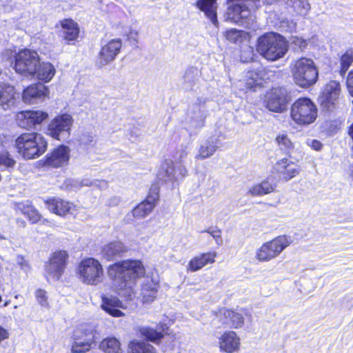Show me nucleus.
I'll return each instance as SVG.
<instances>
[{"mask_svg":"<svg viewBox=\"0 0 353 353\" xmlns=\"http://www.w3.org/2000/svg\"><path fill=\"white\" fill-rule=\"evenodd\" d=\"M139 260H125L109 266L108 274L113 281L116 292L129 300L141 297L143 303H150L157 297L159 281L148 276Z\"/></svg>","mask_w":353,"mask_h":353,"instance_id":"f257e3e1","label":"nucleus"},{"mask_svg":"<svg viewBox=\"0 0 353 353\" xmlns=\"http://www.w3.org/2000/svg\"><path fill=\"white\" fill-rule=\"evenodd\" d=\"M290 71L294 83L301 88H309L319 79V68L307 57H301L290 64Z\"/></svg>","mask_w":353,"mask_h":353,"instance_id":"f03ea898","label":"nucleus"},{"mask_svg":"<svg viewBox=\"0 0 353 353\" xmlns=\"http://www.w3.org/2000/svg\"><path fill=\"white\" fill-rule=\"evenodd\" d=\"M288 43L284 37L274 32L265 33L257 42V51L265 59L276 61L284 57L288 51Z\"/></svg>","mask_w":353,"mask_h":353,"instance_id":"7ed1b4c3","label":"nucleus"},{"mask_svg":"<svg viewBox=\"0 0 353 353\" xmlns=\"http://www.w3.org/2000/svg\"><path fill=\"white\" fill-rule=\"evenodd\" d=\"M97 326L84 323L77 327L71 336L70 345L72 353H83L89 351L99 340Z\"/></svg>","mask_w":353,"mask_h":353,"instance_id":"20e7f679","label":"nucleus"},{"mask_svg":"<svg viewBox=\"0 0 353 353\" xmlns=\"http://www.w3.org/2000/svg\"><path fill=\"white\" fill-rule=\"evenodd\" d=\"M19 152L26 159L37 158L46 150L48 143L39 133H23L16 140Z\"/></svg>","mask_w":353,"mask_h":353,"instance_id":"39448f33","label":"nucleus"},{"mask_svg":"<svg viewBox=\"0 0 353 353\" xmlns=\"http://www.w3.org/2000/svg\"><path fill=\"white\" fill-rule=\"evenodd\" d=\"M317 116V107L308 97L299 98L291 106L290 117L297 125H309L316 121Z\"/></svg>","mask_w":353,"mask_h":353,"instance_id":"423d86ee","label":"nucleus"},{"mask_svg":"<svg viewBox=\"0 0 353 353\" xmlns=\"http://www.w3.org/2000/svg\"><path fill=\"white\" fill-rule=\"evenodd\" d=\"M260 0H227V11L224 14L225 21L246 25L251 15V8L257 7Z\"/></svg>","mask_w":353,"mask_h":353,"instance_id":"0eeeda50","label":"nucleus"},{"mask_svg":"<svg viewBox=\"0 0 353 353\" xmlns=\"http://www.w3.org/2000/svg\"><path fill=\"white\" fill-rule=\"evenodd\" d=\"M77 272L81 282L86 285H97L103 281L102 265L92 257L82 260L78 265Z\"/></svg>","mask_w":353,"mask_h":353,"instance_id":"6e6552de","label":"nucleus"},{"mask_svg":"<svg viewBox=\"0 0 353 353\" xmlns=\"http://www.w3.org/2000/svg\"><path fill=\"white\" fill-rule=\"evenodd\" d=\"M290 243L289 236L285 235L277 236L263 243L257 250L256 257L261 262L269 261L277 257Z\"/></svg>","mask_w":353,"mask_h":353,"instance_id":"1a4fd4ad","label":"nucleus"},{"mask_svg":"<svg viewBox=\"0 0 353 353\" xmlns=\"http://www.w3.org/2000/svg\"><path fill=\"white\" fill-rule=\"evenodd\" d=\"M40 61L36 51L25 49L18 52L15 57L14 68L17 73L25 77H31L36 71Z\"/></svg>","mask_w":353,"mask_h":353,"instance_id":"9d476101","label":"nucleus"},{"mask_svg":"<svg viewBox=\"0 0 353 353\" xmlns=\"http://www.w3.org/2000/svg\"><path fill=\"white\" fill-rule=\"evenodd\" d=\"M72 123L73 119L70 114L58 115L49 123L48 134L55 139L65 141L70 137Z\"/></svg>","mask_w":353,"mask_h":353,"instance_id":"9b49d317","label":"nucleus"},{"mask_svg":"<svg viewBox=\"0 0 353 353\" xmlns=\"http://www.w3.org/2000/svg\"><path fill=\"white\" fill-rule=\"evenodd\" d=\"M68 254L65 251L54 252L46 265L48 280H59L64 272Z\"/></svg>","mask_w":353,"mask_h":353,"instance_id":"f8f14e48","label":"nucleus"},{"mask_svg":"<svg viewBox=\"0 0 353 353\" xmlns=\"http://www.w3.org/2000/svg\"><path fill=\"white\" fill-rule=\"evenodd\" d=\"M187 173L188 170L184 165L176 168L172 161L165 160L160 165L157 172V178L164 182H172L183 179Z\"/></svg>","mask_w":353,"mask_h":353,"instance_id":"ddd939ff","label":"nucleus"},{"mask_svg":"<svg viewBox=\"0 0 353 353\" xmlns=\"http://www.w3.org/2000/svg\"><path fill=\"white\" fill-rule=\"evenodd\" d=\"M215 319L224 328L239 329L244 325V317L241 313L227 308H221L215 313Z\"/></svg>","mask_w":353,"mask_h":353,"instance_id":"4468645a","label":"nucleus"},{"mask_svg":"<svg viewBox=\"0 0 353 353\" xmlns=\"http://www.w3.org/2000/svg\"><path fill=\"white\" fill-rule=\"evenodd\" d=\"M122 42L120 39H114L103 46L98 55L97 65L103 67L113 61L120 52Z\"/></svg>","mask_w":353,"mask_h":353,"instance_id":"2eb2a0df","label":"nucleus"},{"mask_svg":"<svg viewBox=\"0 0 353 353\" xmlns=\"http://www.w3.org/2000/svg\"><path fill=\"white\" fill-rule=\"evenodd\" d=\"M266 108L275 112H282L286 110L287 94L281 88H273L267 94L265 99Z\"/></svg>","mask_w":353,"mask_h":353,"instance_id":"dca6fc26","label":"nucleus"},{"mask_svg":"<svg viewBox=\"0 0 353 353\" xmlns=\"http://www.w3.org/2000/svg\"><path fill=\"white\" fill-rule=\"evenodd\" d=\"M48 116L47 112L41 110L21 111L17 115V121L21 128L29 129L41 124Z\"/></svg>","mask_w":353,"mask_h":353,"instance_id":"f3484780","label":"nucleus"},{"mask_svg":"<svg viewBox=\"0 0 353 353\" xmlns=\"http://www.w3.org/2000/svg\"><path fill=\"white\" fill-rule=\"evenodd\" d=\"M219 347L221 352L234 353L239 352L241 347V339L237 334L231 330L224 332L218 338Z\"/></svg>","mask_w":353,"mask_h":353,"instance_id":"a211bd4d","label":"nucleus"},{"mask_svg":"<svg viewBox=\"0 0 353 353\" xmlns=\"http://www.w3.org/2000/svg\"><path fill=\"white\" fill-rule=\"evenodd\" d=\"M159 200V190L157 186L152 188L145 200L137 205L133 210V216L143 218L149 214Z\"/></svg>","mask_w":353,"mask_h":353,"instance_id":"6ab92c4d","label":"nucleus"},{"mask_svg":"<svg viewBox=\"0 0 353 353\" xmlns=\"http://www.w3.org/2000/svg\"><path fill=\"white\" fill-rule=\"evenodd\" d=\"M70 159V149L61 145L54 148L46 156L45 164L48 166L59 168L68 164Z\"/></svg>","mask_w":353,"mask_h":353,"instance_id":"aec40b11","label":"nucleus"},{"mask_svg":"<svg viewBox=\"0 0 353 353\" xmlns=\"http://www.w3.org/2000/svg\"><path fill=\"white\" fill-rule=\"evenodd\" d=\"M48 94V88L43 83H37L26 88L22 97L26 103L33 104L44 100Z\"/></svg>","mask_w":353,"mask_h":353,"instance_id":"412c9836","label":"nucleus"},{"mask_svg":"<svg viewBox=\"0 0 353 353\" xmlns=\"http://www.w3.org/2000/svg\"><path fill=\"white\" fill-rule=\"evenodd\" d=\"M45 203L50 212L61 216L72 214L77 211V207L72 203L60 198L52 197L46 200Z\"/></svg>","mask_w":353,"mask_h":353,"instance_id":"4be33fe9","label":"nucleus"},{"mask_svg":"<svg viewBox=\"0 0 353 353\" xmlns=\"http://www.w3.org/2000/svg\"><path fill=\"white\" fill-rule=\"evenodd\" d=\"M101 308L114 317L124 316L121 309H128V303H123L118 297L114 296H105L101 297Z\"/></svg>","mask_w":353,"mask_h":353,"instance_id":"5701e85b","label":"nucleus"},{"mask_svg":"<svg viewBox=\"0 0 353 353\" xmlns=\"http://www.w3.org/2000/svg\"><path fill=\"white\" fill-rule=\"evenodd\" d=\"M195 6L205 14V16L216 28L219 27L216 0H197Z\"/></svg>","mask_w":353,"mask_h":353,"instance_id":"b1692460","label":"nucleus"},{"mask_svg":"<svg viewBox=\"0 0 353 353\" xmlns=\"http://www.w3.org/2000/svg\"><path fill=\"white\" fill-rule=\"evenodd\" d=\"M256 65L257 67L247 72L244 80L245 88L254 91L262 87L264 83V70L259 64L257 63Z\"/></svg>","mask_w":353,"mask_h":353,"instance_id":"393cba45","label":"nucleus"},{"mask_svg":"<svg viewBox=\"0 0 353 353\" xmlns=\"http://www.w3.org/2000/svg\"><path fill=\"white\" fill-rule=\"evenodd\" d=\"M216 253L209 252L200 254L193 257L188 263L187 270L188 272H196L208 264H212L215 261Z\"/></svg>","mask_w":353,"mask_h":353,"instance_id":"a878e982","label":"nucleus"},{"mask_svg":"<svg viewBox=\"0 0 353 353\" xmlns=\"http://www.w3.org/2000/svg\"><path fill=\"white\" fill-rule=\"evenodd\" d=\"M274 168L286 181L291 179L299 173L297 165L286 158L278 161Z\"/></svg>","mask_w":353,"mask_h":353,"instance_id":"bb28decb","label":"nucleus"},{"mask_svg":"<svg viewBox=\"0 0 353 353\" xmlns=\"http://www.w3.org/2000/svg\"><path fill=\"white\" fill-rule=\"evenodd\" d=\"M219 148V139L214 137L201 142L198 148V153L195 158L198 160H204L212 157Z\"/></svg>","mask_w":353,"mask_h":353,"instance_id":"cd10ccee","label":"nucleus"},{"mask_svg":"<svg viewBox=\"0 0 353 353\" xmlns=\"http://www.w3.org/2000/svg\"><path fill=\"white\" fill-rule=\"evenodd\" d=\"M205 103V99L198 98L195 104L193 105L190 124L196 128H200L203 126L205 119V109L203 105Z\"/></svg>","mask_w":353,"mask_h":353,"instance_id":"c85d7f7f","label":"nucleus"},{"mask_svg":"<svg viewBox=\"0 0 353 353\" xmlns=\"http://www.w3.org/2000/svg\"><path fill=\"white\" fill-rule=\"evenodd\" d=\"M341 94V85L337 81H329L324 87L321 94L322 102L334 105Z\"/></svg>","mask_w":353,"mask_h":353,"instance_id":"c756f323","label":"nucleus"},{"mask_svg":"<svg viewBox=\"0 0 353 353\" xmlns=\"http://www.w3.org/2000/svg\"><path fill=\"white\" fill-rule=\"evenodd\" d=\"M127 251L121 241H113L105 245L101 249V255L107 261H112L120 257Z\"/></svg>","mask_w":353,"mask_h":353,"instance_id":"7c9ffc66","label":"nucleus"},{"mask_svg":"<svg viewBox=\"0 0 353 353\" xmlns=\"http://www.w3.org/2000/svg\"><path fill=\"white\" fill-rule=\"evenodd\" d=\"M168 330V327L165 323L159 325L157 329H153L146 326L139 328L141 335L154 343H157L161 338H163L164 333L167 332Z\"/></svg>","mask_w":353,"mask_h":353,"instance_id":"2f4dec72","label":"nucleus"},{"mask_svg":"<svg viewBox=\"0 0 353 353\" xmlns=\"http://www.w3.org/2000/svg\"><path fill=\"white\" fill-rule=\"evenodd\" d=\"M55 68L52 64L49 62H39L36 68V71L31 77L38 79L46 83L49 82L53 78L55 74Z\"/></svg>","mask_w":353,"mask_h":353,"instance_id":"473e14b6","label":"nucleus"},{"mask_svg":"<svg viewBox=\"0 0 353 353\" xmlns=\"http://www.w3.org/2000/svg\"><path fill=\"white\" fill-rule=\"evenodd\" d=\"M276 187V184L272 177H268L260 183H257L251 187L248 193L252 196H263L272 192Z\"/></svg>","mask_w":353,"mask_h":353,"instance_id":"72a5a7b5","label":"nucleus"},{"mask_svg":"<svg viewBox=\"0 0 353 353\" xmlns=\"http://www.w3.org/2000/svg\"><path fill=\"white\" fill-rule=\"evenodd\" d=\"M62 34L65 40L68 41H75L79 34V28L76 22L72 19H64L61 23Z\"/></svg>","mask_w":353,"mask_h":353,"instance_id":"f704fd0d","label":"nucleus"},{"mask_svg":"<svg viewBox=\"0 0 353 353\" xmlns=\"http://www.w3.org/2000/svg\"><path fill=\"white\" fill-rule=\"evenodd\" d=\"M199 71L196 68H190L186 70L182 77L181 86L185 90H192L199 79Z\"/></svg>","mask_w":353,"mask_h":353,"instance_id":"c9c22d12","label":"nucleus"},{"mask_svg":"<svg viewBox=\"0 0 353 353\" xmlns=\"http://www.w3.org/2000/svg\"><path fill=\"white\" fill-rule=\"evenodd\" d=\"M14 88L13 86L5 83H0V102L2 105L9 106L14 103ZM3 108H6L3 107Z\"/></svg>","mask_w":353,"mask_h":353,"instance_id":"e433bc0d","label":"nucleus"},{"mask_svg":"<svg viewBox=\"0 0 353 353\" xmlns=\"http://www.w3.org/2000/svg\"><path fill=\"white\" fill-rule=\"evenodd\" d=\"M100 348L105 353H121L119 341L114 337H110L103 339L101 344Z\"/></svg>","mask_w":353,"mask_h":353,"instance_id":"4c0bfd02","label":"nucleus"},{"mask_svg":"<svg viewBox=\"0 0 353 353\" xmlns=\"http://www.w3.org/2000/svg\"><path fill=\"white\" fill-rule=\"evenodd\" d=\"M128 353H157L155 348L144 342L132 341L129 345Z\"/></svg>","mask_w":353,"mask_h":353,"instance_id":"58836bf2","label":"nucleus"},{"mask_svg":"<svg viewBox=\"0 0 353 353\" xmlns=\"http://www.w3.org/2000/svg\"><path fill=\"white\" fill-rule=\"evenodd\" d=\"M225 39L231 43L241 42L245 37V33L243 30H239L236 28H231L226 30L224 34Z\"/></svg>","mask_w":353,"mask_h":353,"instance_id":"ea45409f","label":"nucleus"},{"mask_svg":"<svg viewBox=\"0 0 353 353\" xmlns=\"http://www.w3.org/2000/svg\"><path fill=\"white\" fill-rule=\"evenodd\" d=\"M353 62V50H349L341 58L340 74L343 76Z\"/></svg>","mask_w":353,"mask_h":353,"instance_id":"a19ab883","label":"nucleus"},{"mask_svg":"<svg viewBox=\"0 0 353 353\" xmlns=\"http://www.w3.org/2000/svg\"><path fill=\"white\" fill-rule=\"evenodd\" d=\"M275 141L279 148L283 150L288 151L293 148V143L286 133H279L276 136Z\"/></svg>","mask_w":353,"mask_h":353,"instance_id":"79ce46f5","label":"nucleus"},{"mask_svg":"<svg viewBox=\"0 0 353 353\" xmlns=\"http://www.w3.org/2000/svg\"><path fill=\"white\" fill-rule=\"evenodd\" d=\"M279 28L281 31L293 32L296 28V22L287 17H282L279 19Z\"/></svg>","mask_w":353,"mask_h":353,"instance_id":"37998d69","label":"nucleus"},{"mask_svg":"<svg viewBox=\"0 0 353 353\" xmlns=\"http://www.w3.org/2000/svg\"><path fill=\"white\" fill-rule=\"evenodd\" d=\"M65 183L67 187L70 190L74 191L79 190L83 186H90L92 184L91 183V181L88 179H85L81 181H79L78 180L76 179H68L66 180Z\"/></svg>","mask_w":353,"mask_h":353,"instance_id":"c03bdc74","label":"nucleus"},{"mask_svg":"<svg viewBox=\"0 0 353 353\" xmlns=\"http://www.w3.org/2000/svg\"><path fill=\"white\" fill-rule=\"evenodd\" d=\"M23 214L26 215L29 221L32 223H36L39 221H40L41 218V215L39 213L37 210H36L32 206H27L23 209Z\"/></svg>","mask_w":353,"mask_h":353,"instance_id":"a18cd8bd","label":"nucleus"},{"mask_svg":"<svg viewBox=\"0 0 353 353\" xmlns=\"http://www.w3.org/2000/svg\"><path fill=\"white\" fill-rule=\"evenodd\" d=\"M290 43L294 50L299 52L303 51L307 46V40L297 36L291 37Z\"/></svg>","mask_w":353,"mask_h":353,"instance_id":"49530a36","label":"nucleus"},{"mask_svg":"<svg viewBox=\"0 0 353 353\" xmlns=\"http://www.w3.org/2000/svg\"><path fill=\"white\" fill-rule=\"evenodd\" d=\"M16 161L10 157V155L7 152H3L0 154V168H12L15 165Z\"/></svg>","mask_w":353,"mask_h":353,"instance_id":"de8ad7c7","label":"nucleus"},{"mask_svg":"<svg viewBox=\"0 0 353 353\" xmlns=\"http://www.w3.org/2000/svg\"><path fill=\"white\" fill-rule=\"evenodd\" d=\"M203 232H207L212 236L214 239L216 245H221L223 244V239L221 235V231L217 227H210L208 229L203 231Z\"/></svg>","mask_w":353,"mask_h":353,"instance_id":"09e8293b","label":"nucleus"},{"mask_svg":"<svg viewBox=\"0 0 353 353\" xmlns=\"http://www.w3.org/2000/svg\"><path fill=\"white\" fill-rule=\"evenodd\" d=\"M36 298L39 303L43 307H48V296L46 292L43 290L39 289L35 292Z\"/></svg>","mask_w":353,"mask_h":353,"instance_id":"8fccbe9b","label":"nucleus"},{"mask_svg":"<svg viewBox=\"0 0 353 353\" xmlns=\"http://www.w3.org/2000/svg\"><path fill=\"white\" fill-rule=\"evenodd\" d=\"M189 152L187 148H181L179 150L174 157L176 163H179L181 165H183V163L185 162Z\"/></svg>","mask_w":353,"mask_h":353,"instance_id":"3c124183","label":"nucleus"},{"mask_svg":"<svg viewBox=\"0 0 353 353\" xmlns=\"http://www.w3.org/2000/svg\"><path fill=\"white\" fill-rule=\"evenodd\" d=\"M17 265L24 272H28L30 269V265L28 261L22 256H17Z\"/></svg>","mask_w":353,"mask_h":353,"instance_id":"603ef678","label":"nucleus"},{"mask_svg":"<svg viewBox=\"0 0 353 353\" xmlns=\"http://www.w3.org/2000/svg\"><path fill=\"white\" fill-rule=\"evenodd\" d=\"M347 87L350 95L353 97V70H351L348 73L347 78Z\"/></svg>","mask_w":353,"mask_h":353,"instance_id":"864d4df0","label":"nucleus"},{"mask_svg":"<svg viewBox=\"0 0 353 353\" xmlns=\"http://www.w3.org/2000/svg\"><path fill=\"white\" fill-rule=\"evenodd\" d=\"M91 183L92 184L90 186L98 187L100 189L106 188L108 186V182L105 180H94L91 181Z\"/></svg>","mask_w":353,"mask_h":353,"instance_id":"5fc2aeb1","label":"nucleus"},{"mask_svg":"<svg viewBox=\"0 0 353 353\" xmlns=\"http://www.w3.org/2000/svg\"><path fill=\"white\" fill-rule=\"evenodd\" d=\"M311 147L314 150L319 151L322 149L323 144L318 140H313L311 143Z\"/></svg>","mask_w":353,"mask_h":353,"instance_id":"6e6d98bb","label":"nucleus"},{"mask_svg":"<svg viewBox=\"0 0 353 353\" xmlns=\"http://www.w3.org/2000/svg\"><path fill=\"white\" fill-rule=\"evenodd\" d=\"M9 334L8 331L4 329L3 327L0 326V343L5 340L6 339L8 338Z\"/></svg>","mask_w":353,"mask_h":353,"instance_id":"4d7b16f0","label":"nucleus"},{"mask_svg":"<svg viewBox=\"0 0 353 353\" xmlns=\"http://www.w3.org/2000/svg\"><path fill=\"white\" fill-rule=\"evenodd\" d=\"M137 37H138V32L137 31H134V30H131L128 34V37L129 39H132L134 40V41H137Z\"/></svg>","mask_w":353,"mask_h":353,"instance_id":"13d9d810","label":"nucleus"},{"mask_svg":"<svg viewBox=\"0 0 353 353\" xmlns=\"http://www.w3.org/2000/svg\"><path fill=\"white\" fill-rule=\"evenodd\" d=\"M350 176H351L352 181H353V164L350 166Z\"/></svg>","mask_w":353,"mask_h":353,"instance_id":"bf43d9fd","label":"nucleus"},{"mask_svg":"<svg viewBox=\"0 0 353 353\" xmlns=\"http://www.w3.org/2000/svg\"><path fill=\"white\" fill-rule=\"evenodd\" d=\"M248 52L249 54H253V50H252V49H249V50H248Z\"/></svg>","mask_w":353,"mask_h":353,"instance_id":"052dcab7","label":"nucleus"},{"mask_svg":"<svg viewBox=\"0 0 353 353\" xmlns=\"http://www.w3.org/2000/svg\"><path fill=\"white\" fill-rule=\"evenodd\" d=\"M2 239H6V237L2 235H0V240H2Z\"/></svg>","mask_w":353,"mask_h":353,"instance_id":"680f3d73","label":"nucleus"}]
</instances>
